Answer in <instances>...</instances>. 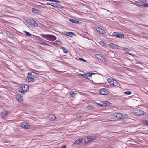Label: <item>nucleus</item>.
I'll list each match as a JSON object with an SVG mask.
<instances>
[{"instance_id":"49530a36","label":"nucleus","mask_w":148,"mask_h":148,"mask_svg":"<svg viewBox=\"0 0 148 148\" xmlns=\"http://www.w3.org/2000/svg\"><path fill=\"white\" fill-rule=\"evenodd\" d=\"M49 1H55L54 0H49Z\"/></svg>"},{"instance_id":"39448f33","label":"nucleus","mask_w":148,"mask_h":148,"mask_svg":"<svg viewBox=\"0 0 148 148\" xmlns=\"http://www.w3.org/2000/svg\"><path fill=\"white\" fill-rule=\"evenodd\" d=\"M123 114L120 113H116L112 115V117L115 119L117 118L118 119H123Z\"/></svg>"},{"instance_id":"ea45409f","label":"nucleus","mask_w":148,"mask_h":148,"mask_svg":"<svg viewBox=\"0 0 148 148\" xmlns=\"http://www.w3.org/2000/svg\"><path fill=\"white\" fill-rule=\"evenodd\" d=\"M79 59L80 60H82V61L84 62H85L86 61L85 60H84V59H83V58H79Z\"/></svg>"},{"instance_id":"e433bc0d","label":"nucleus","mask_w":148,"mask_h":148,"mask_svg":"<svg viewBox=\"0 0 148 148\" xmlns=\"http://www.w3.org/2000/svg\"><path fill=\"white\" fill-rule=\"evenodd\" d=\"M79 75L82 76L83 78H85V74H80Z\"/></svg>"},{"instance_id":"9d476101","label":"nucleus","mask_w":148,"mask_h":148,"mask_svg":"<svg viewBox=\"0 0 148 148\" xmlns=\"http://www.w3.org/2000/svg\"><path fill=\"white\" fill-rule=\"evenodd\" d=\"M31 125L26 123H23L21 125V127L25 129H29Z\"/></svg>"},{"instance_id":"2f4dec72","label":"nucleus","mask_w":148,"mask_h":148,"mask_svg":"<svg viewBox=\"0 0 148 148\" xmlns=\"http://www.w3.org/2000/svg\"><path fill=\"white\" fill-rule=\"evenodd\" d=\"M32 11L33 13H35L38 11V10L35 8H32Z\"/></svg>"},{"instance_id":"c9c22d12","label":"nucleus","mask_w":148,"mask_h":148,"mask_svg":"<svg viewBox=\"0 0 148 148\" xmlns=\"http://www.w3.org/2000/svg\"><path fill=\"white\" fill-rule=\"evenodd\" d=\"M100 43L101 45L102 46H104L105 45L104 42L103 41H100Z\"/></svg>"},{"instance_id":"37998d69","label":"nucleus","mask_w":148,"mask_h":148,"mask_svg":"<svg viewBox=\"0 0 148 148\" xmlns=\"http://www.w3.org/2000/svg\"><path fill=\"white\" fill-rule=\"evenodd\" d=\"M106 148H114L110 146H108V147H107Z\"/></svg>"},{"instance_id":"4468645a","label":"nucleus","mask_w":148,"mask_h":148,"mask_svg":"<svg viewBox=\"0 0 148 148\" xmlns=\"http://www.w3.org/2000/svg\"><path fill=\"white\" fill-rule=\"evenodd\" d=\"M110 103L109 102L107 101H104L101 102V107H104L109 106Z\"/></svg>"},{"instance_id":"7c9ffc66","label":"nucleus","mask_w":148,"mask_h":148,"mask_svg":"<svg viewBox=\"0 0 148 148\" xmlns=\"http://www.w3.org/2000/svg\"><path fill=\"white\" fill-rule=\"evenodd\" d=\"M24 32L26 34L27 36H31L32 35L30 33H29L26 31H24Z\"/></svg>"},{"instance_id":"a19ab883","label":"nucleus","mask_w":148,"mask_h":148,"mask_svg":"<svg viewBox=\"0 0 148 148\" xmlns=\"http://www.w3.org/2000/svg\"><path fill=\"white\" fill-rule=\"evenodd\" d=\"M43 45H46L49 46V45L48 44H47L45 42H44V43H43Z\"/></svg>"},{"instance_id":"f704fd0d","label":"nucleus","mask_w":148,"mask_h":148,"mask_svg":"<svg viewBox=\"0 0 148 148\" xmlns=\"http://www.w3.org/2000/svg\"><path fill=\"white\" fill-rule=\"evenodd\" d=\"M143 6L145 7H148V3L143 4Z\"/></svg>"},{"instance_id":"2eb2a0df","label":"nucleus","mask_w":148,"mask_h":148,"mask_svg":"<svg viewBox=\"0 0 148 148\" xmlns=\"http://www.w3.org/2000/svg\"><path fill=\"white\" fill-rule=\"evenodd\" d=\"M17 99L20 102H22L23 101V98L20 94H18L16 96Z\"/></svg>"},{"instance_id":"f8f14e48","label":"nucleus","mask_w":148,"mask_h":148,"mask_svg":"<svg viewBox=\"0 0 148 148\" xmlns=\"http://www.w3.org/2000/svg\"><path fill=\"white\" fill-rule=\"evenodd\" d=\"M84 139L83 138H79L76 140L74 143V144L75 145H79L80 143H82Z\"/></svg>"},{"instance_id":"0eeeda50","label":"nucleus","mask_w":148,"mask_h":148,"mask_svg":"<svg viewBox=\"0 0 148 148\" xmlns=\"http://www.w3.org/2000/svg\"><path fill=\"white\" fill-rule=\"evenodd\" d=\"M112 35L113 36L119 38H123L124 37V36L123 34L119 33L118 32H114L113 33Z\"/></svg>"},{"instance_id":"393cba45","label":"nucleus","mask_w":148,"mask_h":148,"mask_svg":"<svg viewBox=\"0 0 148 148\" xmlns=\"http://www.w3.org/2000/svg\"><path fill=\"white\" fill-rule=\"evenodd\" d=\"M142 123L144 125H148V121L146 120H143L141 121Z\"/></svg>"},{"instance_id":"c03bdc74","label":"nucleus","mask_w":148,"mask_h":148,"mask_svg":"<svg viewBox=\"0 0 148 148\" xmlns=\"http://www.w3.org/2000/svg\"><path fill=\"white\" fill-rule=\"evenodd\" d=\"M62 49H63V51H64V53H65V48H62Z\"/></svg>"},{"instance_id":"79ce46f5","label":"nucleus","mask_w":148,"mask_h":148,"mask_svg":"<svg viewBox=\"0 0 148 148\" xmlns=\"http://www.w3.org/2000/svg\"><path fill=\"white\" fill-rule=\"evenodd\" d=\"M96 104H97L99 106L101 107V104H99V103H96Z\"/></svg>"},{"instance_id":"de8ad7c7","label":"nucleus","mask_w":148,"mask_h":148,"mask_svg":"<svg viewBox=\"0 0 148 148\" xmlns=\"http://www.w3.org/2000/svg\"><path fill=\"white\" fill-rule=\"evenodd\" d=\"M62 148H65V145H63L62 147Z\"/></svg>"},{"instance_id":"c85d7f7f","label":"nucleus","mask_w":148,"mask_h":148,"mask_svg":"<svg viewBox=\"0 0 148 148\" xmlns=\"http://www.w3.org/2000/svg\"><path fill=\"white\" fill-rule=\"evenodd\" d=\"M135 3L140 6H143V4H141L140 2L135 1Z\"/></svg>"},{"instance_id":"412c9836","label":"nucleus","mask_w":148,"mask_h":148,"mask_svg":"<svg viewBox=\"0 0 148 148\" xmlns=\"http://www.w3.org/2000/svg\"><path fill=\"white\" fill-rule=\"evenodd\" d=\"M69 21L72 23H75L77 24H79L81 23L76 20L71 19H69Z\"/></svg>"},{"instance_id":"423d86ee","label":"nucleus","mask_w":148,"mask_h":148,"mask_svg":"<svg viewBox=\"0 0 148 148\" xmlns=\"http://www.w3.org/2000/svg\"><path fill=\"white\" fill-rule=\"evenodd\" d=\"M99 92L101 95H106L109 93V91L106 88H103L100 90Z\"/></svg>"},{"instance_id":"7ed1b4c3","label":"nucleus","mask_w":148,"mask_h":148,"mask_svg":"<svg viewBox=\"0 0 148 148\" xmlns=\"http://www.w3.org/2000/svg\"><path fill=\"white\" fill-rule=\"evenodd\" d=\"M107 81L112 85L117 87H119L120 86L119 84L116 80L108 78L107 79Z\"/></svg>"},{"instance_id":"bb28decb","label":"nucleus","mask_w":148,"mask_h":148,"mask_svg":"<svg viewBox=\"0 0 148 148\" xmlns=\"http://www.w3.org/2000/svg\"><path fill=\"white\" fill-rule=\"evenodd\" d=\"M77 94L76 93L73 92L70 94V95L71 97L75 98Z\"/></svg>"},{"instance_id":"a878e982","label":"nucleus","mask_w":148,"mask_h":148,"mask_svg":"<svg viewBox=\"0 0 148 148\" xmlns=\"http://www.w3.org/2000/svg\"><path fill=\"white\" fill-rule=\"evenodd\" d=\"M54 43L56 45H58L61 44V42L57 40L54 42Z\"/></svg>"},{"instance_id":"a211bd4d","label":"nucleus","mask_w":148,"mask_h":148,"mask_svg":"<svg viewBox=\"0 0 148 148\" xmlns=\"http://www.w3.org/2000/svg\"><path fill=\"white\" fill-rule=\"evenodd\" d=\"M26 80L28 82H33L34 81V78L28 75L26 78Z\"/></svg>"},{"instance_id":"4be33fe9","label":"nucleus","mask_w":148,"mask_h":148,"mask_svg":"<svg viewBox=\"0 0 148 148\" xmlns=\"http://www.w3.org/2000/svg\"><path fill=\"white\" fill-rule=\"evenodd\" d=\"M66 35L67 36H69L70 37H72L73 36L75 35V34L73 32H66Z\"/></svg>"},{"instance_id":"ddd939ff","label":"nucleus","mask_w":148,"mask_h":148,"mask_svg":"<svg viewBox=\"0 0 148 148\" xmlns=\"http://www.w3.org/2000/svg\"><path fill=\"white\" fill-rule=\"evenodd\" d=\"M48 118L50 120L53 121L56 119V117L53 114H50L48 116Z\"/></svg>"},{"instance_id":"473e14b6","label":"nucleus","mask_w":148,"mask_h":148,"mask_svg":"<svg viewBox=\"0 0 148 148\" xmlns=\"http://www.w3.org/2000/svg\"><path fill=\"white\" fill-rule=\"evenodd\" d=\"M124 93L125 94L129 95H130L132 93H131V92L130 91H127L124 92Z\"/></svg>"},{"instance_id":"cd10ccee","label":"nucleus","mask_w":148,"mask_h":148,"mask_svg":"<svg viewBox=\"0 0 148 148\" xmlns=\"http://www.w3.org/2000/svg\"><path fill=\"white\" fill-rule=\"evenodd\" d=\"M86 107L89 110H92L93 108V107H92L91 105H89L86 106Z\"/></svg>"},{"instance_id":"c756f323","label":"nucleus","mask_w":148,"mask_h":148,"mask_svg":"<svg viewBox=\"0 0 148 148\" xmlns=\"http://www.w3.org/2000/svg\"><path fill=\"white\" fill-rule=\"evenodd\" d=\"M123 119L129 117V116L127 114H123Z\"/></svg>"},{"instance_id":"f03ea898","label":"nucleus","mask_w":148,"mask_h":148,"mask_svg":"<svg viewBox=\"0 0 148 148\" xmlns=\"http://www.w3.org/2000/svg\"><path fill=\"white\" fill-rule=\"evenodd\" d=\"M19 90L22 93H24L29 90V86L26 84H23L19 88Z\"/></svg>"},{"instance_id":"b1692460","label":"nucleus","mask_w":148,"mask_h":148,"mask_svg":"<svg viewBox=\"0 0 148 148\" xmlns=\"http://www.w3.org/2000/svg\"><path fill=\"white\" fill-rule=\"evenodd\" d=\"M47 4L49 5L54 7H57L58 4L55 3L47 2Z\"/></svg>"},{"instance_id":"1a4fd4ad","label":"nucleus","mask_w":148,"mask_h":148,"mask_svg":"<svg viewBox=\"0 0 148 148\" xmlns=\"http://www.w3.org/2000/svg\"><path fill=\"white\" fill-rule=\"evenodd\" d=\"M95 56L96 58L101 60L103 62H106V60L105 58L99 54L95 55Z\"/></svg>"},{"instance_id":"20e7f679","label":"nucleus","mask_w":148,"mask_h":148,"mask_svg":"<svg viewBox=\"0 0 148 148\" xmlns=\"http://www.w3.org/2000/svg\"><path fill=\"white\" fill-rule=\"evenodd\" d=\"M96 138V136H90L87 137V140H85V143H88L90 142H91L93 140L95 139Z\"/></svg>"},{"instance_id":"72a5a7b5","label":"nucleus","mask_w":148,"mask_h":148,"mask_svg":"<svg viewBox=\"0 0 148 148\" xmlns=\"http://www.w3.org/2000/svg\"><path fill=\"white\" fill-rule=\"evenodd\" d=\"M141 2L145 3L147 2V1L146 0H138Z\"/></svg>"},{"instance_id":"9b49d317","label":"nucleus","mask_w":148,"mask_h":148,"mask_svg":"<svg viewBox=\"0 0 148 148\" xmlns=\"http://www.w3.org/2000/svg\"><path fill=\"white\" fill-rule=\"evenodd\" d=\"M96 30L98 33L102 34H104L106 33L102 29L99 27H96Z\"/></svg>"},{"instance_id":"4c0bfd02","label":"nucleus","mask_w":148,"mask_h":148,"mask_svg":"<svg viewBox=\"0 0 148 148\" xmlns=\"http://www.w3.org/2000/svg\"><path fill=\"white\" fill-rule=\"evenodd\" d=\"M38 42L39 43L43 45V43H44L45 42H43L42 40H39Z\"/></svg>"},{"instance_id":"f3484780","label":"nucleus","mask_w":148,"mask_h":148,"mask_svg":"<svg viewBox=\"0 0 148 148\" xmlns=\"http://www.w3.org/2000/svg\"><path fill=\"white\" fill-rule=\"evenodd\" d=\"M30 24L31 25L34 27H37L38 26V24L34 20L31 21Z\"/></svg>"},{"instance_id":"6e6552de","label":"nucleus","mask_w":148,"mask_h":148,"mask_svg":"<svg viewBox=\"0 0 148 148\" xmlns=\"http://www.w3.org/2000/svg\"><path fill=\"white\" fill-rule=\"evenodd\" d=\"M134 113L136 115H141L145 114L146 112L141 110H135Z\"/></svg>"},{"instance_id":"09e8293b","label":"nucleus","mask_w":148,"mask_h":148,"mask_svg":"<svg viewBox=\"0 0 148 148\" xmlns=\"http://www.w3.org/2000/svg\"><path fill=\"white\" fill-rule=\"evenodd\" d=\"M130 54L131 55H132V54Z\"/></svg>"},{"instance_id":"dca6fc26","label":"nucleus","mask_w":148,"mask_h":148,"mask_svg":"<svg viewBox=\"0 0 148 148\" xmlns=\"http://www.w3.org/2000/svg\"><path fill=\"white\" fill-rule=\"evenodd\" d=\"M95 73H90L89 72L85 74V78L89 79L88 77H92L93 75L95 74Z\"/></svg>"},{"instance_id":"5701e85b","label":"nucleus","mask_w":148,"mask_h":148,"mask_svg":"<svg viewBox=\"0 0 148 148\" xmlns=\"http://www.w3.org/2000/svg\"><path fill=\"white\" fill-rule=\"evenodd\" d=\"M8 113L6 112H2L1 114V116L2 117L5 119L7 117Z\"/></svg>"},{"instance_id":"6ab92c4d","label":"nucleus","mask_w":148,"mask_h":148,"mask_svg":"<svg viewBox=\"0 0 148 148\" xmlns=\"http://www.w3.org/2000/svg\"><path fill=\"white\" fill-rule=\"evenodd\" d=\"M109 46L112 48L115 49H119V46L114 43H111L110 44Z\"/></svg>"},{"instance_id":"f257e3e1","label":"nucleus","mask_w":148,"mask_h":148,"mask_svg":"<svg viewBox=\"0 0 148 148\" xmlns=\"http://www.w3.org/2000/svg\"><path fill=\"white\" fill-rule=\"evenodd\" d=\"M40 35L43 38L49 41H53L55 40L56 39V37L53 35L41 34Z\"/></svg>"},{"instance_id":"58836bf2","label":"nucleus","mask_w":148,"mask_h":148,"mask_svg":"<svg viewBox=\"0 0 148 148\" xmlns=\"http://www.w3.org/2000/svg\"><path fill=\"white\" fill-rule=\"evenodd\" d=\"M31 21V20H26V22L28 24H30V21Z\"/></svg>"},{"instance_id":"aec40b11","label":"nucleus","mask_w":148,"mask_h":148,"mask_svg":"<svg viewBox=\"0 0 148 148\" xmlns=\"http://www.w3.org/2000/svg\"><path fill=\"white\" fill-rule=\"evenodd\" d=\"M28 74V75H29L30 77L34 78V79L36 78V74H35V73L34 72L29 73Z\"/></svg>"},{"instance_id":"a18cd8bd","label":"nucleus","mask_w":148,"mask_h":148,"mask_svg":"<svg viewBox=\"0 0 148 148\" xmlns=\"http://www.w3.org/2000/svg\"><path fill=\"white\" fill-rule=\"evenodd\" d=\"M65 53H67L68 52V51L65 49Z\"/></svg>"}]
</instances>
